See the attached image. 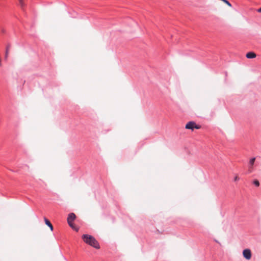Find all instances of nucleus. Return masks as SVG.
<instances>
[{"label": "nucleus", "instance_id": "nucleus-1", "mask_svg": "<svg viewBox=\"0 0 261 261\" xmlns=\"http://www.w3.org/2000/svg\"><path fill=\"white\" fill-rule=\"evenodd\" d=\"M82 239L83 241L88 245L96 249L99 248L100 247L98 242L92 236L89 234H83Z\"/></svg>", "mask_w": 261, "mask_h": 261}, {"label": "nucleus", "instance_id": "nucleus-2", "mask_svg": "<svg viewBox=\"0 0 261 261\" xmlns=\"http://www.w3.org/2000/svg\"><path fill=\"white\" fill-rule=\"evenodd\" d=\"M243 255L247 260L251 258V252L249 249H245L243 251Z\"/></svg>", "mask_w": 261, "mask_h": 261}, {"label": "nucleus", "instance_id": "nucleus-3", "mask_svg": "<svg viewBox=\"0 0 261 261\" xmlns=\"http://www.w3.org/2000/svg\"><path fill=\"white\" fill-rule=\"evenodd\" d=\"M194 128L198 129L200 128V127L198 125H196L195 123L194 122H189L186 125V128L187 129H189L193 130Z\"/></svg>", "mask_w": 261, "mask_h": 261}, {"label": "nucleus", "instance_id": "nucleus-4", "mask_svg": "<svg viewBox=\"0 0 261 261\" xmlns=\"http://www.w3.org/2000/svg\"><path fill=\"white\" fill-rule=\"evenodd\" d=\"M75 215L74 213H70L68 215V218H67V221L69 225H71V223H72L74 219H75Z\"/></svg>", "mask_w": 261, "mask_h": 261}, {"label": "nucleus", "instance_id": "nucleus-5", "mask_svg": "<svg viewBox=\"0 0 261 261\" xmlns=\"http://www.w3.org/2000/svg\"><path fill=\"white\" fill-rule=\"evenodd\" d=\"M256 57L255 53L253 52H249L246 54V57L248 59H252Z\"/></svg>", "mask_w": 261, "mask_h": 261}, {"label": "nucleus", "instance_id": "nucleus-6", "mask_svg": "<svg viewBox=\"0 0 261 261\" xmlns=\"http://www.w3.org/2000/svg\"><path fill=\"white\" fill-rule=\"evenodd\" d=\"M44 221H45V224L49 227L51 230H53V226L52 224H51V223L46 218H44Z\"/></svg>", "mask_w": 261, "mask_h": 261}, {"label": "nucleus", "instance_id": "nucleus-7", "mask_svg": "<svg viewBox=\"0 0 261 261\" xmlns=\"http://www.w3.org/2000/svg\"><path fill=\"white\" fill-rule=\"evenodd\" d=\"M11 47V45L10 44H8L7 45V47H6V53H5V58L7 59L8 56V53H9V48H10Z\"/></svg>", "mask_w": 261, "mask_h": 261}, {"label": "nucleus", "instance_id": "nucleus-8", "mask_svg": "<svg viewBox=\"0 0 261 261\" xmlns=\"http://www.w3.org/2000/svg\"><path fill=\"white\" fill-rule=\"evenodd\" d=\"M255 160V158H251L249 161V165L253 166Z\"/></svg>", "mask_w": 261, "mask_h": 261}, {"label": "nucleus", "instance_id": "nucleus-9", "mask_svg": "<svg viewBox=\"0 0 261 261\" xmlns=\"http://www.w3.org/2000/svg\"><path fill=\"white\" fill-rule=\"evenodd\" d=\"M253 184L257 187L259 186V181L257 180H255L254 181H253Z\"/></svg>", "mask_w": 261, "mask_h": 261}, {"label": "nucleus", "instance_id": "nucleus-10", "mask_svg": "<svg viewBox=\"0 0 261 261\" xmlns=\"http://www.w3.org/2000/svg\"><path fill=\"white\" fill-rule=\"evenodd\" d=\"M69 226H70L72 229H75L76 231H77L79 230V229H78V228H75L74 227V226H73V224L72 222V223H71V225H69Z\"/></svg>", "mask_w": 261, "mask_h": 261}, {"label": "nucleus", "instance_id": "nucleus-11", "mask_svg": "<svg viewBox=\"0 0 261 261\" xmlns=\"http://www.w3.org/2000/svg\"><path fill=\"white\" fill-rule=\"evenodd\" d=\"M252 169H253L252 166L249 165L248 172L251 173L252 171Z\"/></svg>", "mask_w": 261, "mask_h": 261}, {"label": "nucleus", "instance_id": "nucleus-12", "mask_svg": "<svg viewBox=\"0 0 261 261\" xmlns=\"http://www.w3.org/2000/svg\"><path fill=\"white\" fill-rule=\"evenodd\" d=\"M239 177L238 176H236L234 178V181H237L239 180Z\"/></svg>", "mask_w": 261, "mask_h": 261}, {"label": "nucleus", "instance_id": "nucleus-13", "mask_svg": "<svg viewBox=\"0 0 261 261\" xmlns=\"http://www.w3.org/2000/svg\"><path fill=\"white\" fill-rule=\"evenodd\" d=\"M19 3H20V5H21V7L23 6V2H22V0H19Z\"/></svg>", "mask_w": 261, "mask_h": 261}, {"label": "nucleus", "instance_id": "nucleus-14", "mask_svg": "<svg viewBox=\"0 0 261 261\" xmlns=\"http://www.w3.org/2000/svg\"><path fill=\"white\" fill-rule=\"evenodd\" d=\"M257 12L259 13H261V7L257 10Z\"/></svg>", "mask_w": 261, "mask_h": 261}]
</instances>
